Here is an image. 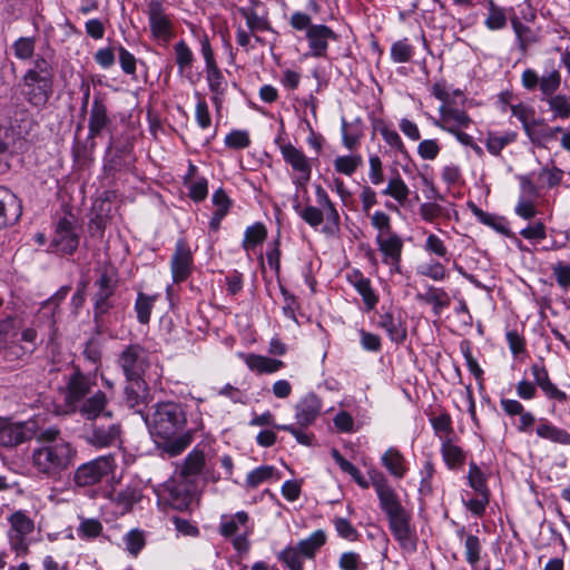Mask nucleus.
I'll use <instances>...</instances> for the list:
<instances>
[{
  "label": "nucleus",
  "mask_w": 570,
  "mask_h": 570,
  "mask_svg": "<svg viewBox=\"0 0 570 570\" xmlns=\"http://www.w3.org/2000/svg\"><path fill=\"white\" fill-rule=\"evenodd\" d=\"M96 385V373H83L78 366H75L66 377L63 389V401L67 409L88 421H94L100 415L110 417L111 412L106 411L108 404L106 393L98 390L89 395Z\"/></svg>",
  "instance_id": "20e7f679"
},
{
  "label": "nucleus",
  "mask_w": 570,
  "mask_h": 570,
  "mask_svg": "<svg viewBox=\"0 0 570 570\" xmlns=\"http://www.w3.org/2000/svg\"><path fill=\"white\" fill-rule=\"evenodd\" d=\"M218 532L228 539L238 554H246L250 549L249 537L254 532V524L250 522L246 511H238L234 514L220 517Z\"/></svg>",
  "instance_id": "0eeeda50"
},
{
  "label": "nucleus",
  "mask_w": 570,
  "mask_h": 570,
  "mask_svg": "<svg viewBox=\"0 0 570 570\" xmlns=\"http://www.w3.org/2000/svg\"><path fill=\"white\" fill-rule=\"evenodd\" d=\"M415 53L414 47L410 43L407 38H403L392 43L390 56L395 63L409 62Z\"/></svg>",
  "instance_id": "5fc2aeb1"
},
{
  "label": "nucleus",
  "mask_w": 570,
  "mask_h": 570,
  "mask_svg": "<svg viewBox=\"0 0 570 570\" xmlns=\"http://www.w3.org/2000/svg\"><path fill=\"white\" fill-rule=\"evenodd\" d=\"M206 456L204 450L199 445L195 446L183 462L177 466L176 474L180 479L193 480L197 478L204 470Z\"/></svg>",
  "instance_id": "c756f323"
},
{
  "label": "nucleus",
  "mask_w": 570,
  "mask_h": 570,
  "mask_svg": "<svg viewBox=\"0 0 570 570\" xmlns=\"http://www.w3.org/2000/svg\"><path fill=\"white\" fill-rule=\"evenodd\" d=\"M531 374L533 376V384L535 387L539 386L548 399L557 400L561 403L567 402V393L558 389V386L551 382L548 370L542 363L532 364Z\"/></svg>",
  "instance_id": "cd10ccee"
},
{
  "label": "nucleus",
  "mask_w": 570,
  "mask_h": 570,
  "mask_svg": "<svg viewBox=\"0 0 570 570\" xmlns=\"http://www.w3.org/2000/svg\"><path fill=\"white\" fill-rule=\"evenodd\" d=\"M456 537L463 541L465 561L471 566V568L478 567L482 551L480 538L474 534H468L464 527L456 530Z\"/></svg>",
  "instance_id": "f704fd0d"
},
{
  "label": "nucleus",
  "mask_w": 570,
  "mask_h": 570,
  "mask_svg": "<svg viewBox=\"0 0 570 570\" xmlns=\"http://www.w3.org/2000/svg\"><path fill=\"white\" fill-rule=\"evenodd\" d=\"M147 14L151 36L159 41H169L173 37V22L165 13L161 2L150 1Z\"/></svg>",
  "instance_id": "5701e85b"
},
{
  "label": "nucleus",
  "mask_w": 570,
  "mask_h": 570,
  "mask_svg": "<svg viewBox=\"0 0 570 570\" xmlns=\"http://www.w3.org/2000/svg\"><path fill=\"white\" fill-rule=\"evenodd\" d=\"M295 31H304L307 41V55L313 58H325L331 42L338 40V35L324 23H313L312 17L303 11H294L288 21Z\"/></svg>",
  "instance_id": "423d86ee"
},
{
  "label": "nucleus",
  "mask_w": 570,
  "mask_h": 570,
  "mask_svg": "<svg viewBox=\"0 0 570 570\" xmlns=\"http://www.w3.org/2000/svg\"><path fill=\"white\" fill-rule=\"evenodd\" d=\"M102 523L95 518H81L77 528V534L82 540H92L102 532Z\"/></svg>",
  "instance_id": "13d9d810"
},
{
  "label": "nucleus",
  "mask_w": 570,
  "mask_h": 570,
  "mask_svg": "<svg viewBox=\"0 0 570 570\" xmlns=\"http://www.w3.org/2000/svg\"><path fill=\"white\" fill-rule=\"evenodd\" d=\"M159 298V294L147 295L142 292L137 294L135 301V312L137 314V321L140 324H148L151 316V311L156 301Z\"/></svg>",
  "instance_id": "49530a36"
},
{
  "label": "nucleus",
  "mask_w": 570,
  "mask_h": 570,
  "mask_svg": "<svg viewBox=\"0 0 570 570\" xmlns=\"http://www.w3.org/2000/svg\"><path fill=\"white\" fill-rule=\"evenodd\" d=\"M517 137L518 134L514 131H507L503 135L490 132L485 140V147L491 155L498 156L505 146L515 141Z\"/></svg>",
  "instance_id": "864d4df0"
},
{
  "label": "nucleus",
  "mask_w": 570,
  "mask_h": 570,
  "mask_svg": "<svg viewBox=\"0 0 570 570\" xmlns=\"http://www.w3.org/2000/svg\"><path fill=\"white\" fill-rule=\"evenodd\" d=\"M428 119L434 127L449 134L460 129H466L472 124V119L464 110L448 105H441L439 107V118L429 116Z\"/></svg>",
  "instance_id": "6ab92c4d"
},
{
  "label": "nucleus",
  "mask_w": 570,
  "mask_h": 570,
  "mask_svg": "<svg viewBox=\"0 0 570 570\" xmlns=\"http://www.w3.org/2000/svg\"><path fill=\"white\" fill-rule=\"evenodd\" d=\"M37 445L31 450L29 463L41 478L57 480L71 468L77 458L76 446L61 438L56 426L41 430L36 435Z\"/></svg>",
  "instance_id": "f03ea898"
},
{
  "label": "nucleus",
  "mask_w": 570,
  "mask_h": 570,
  "mask_svg": "<svg viewBox=\"0 0 570 570\" xmlns=\"http://www.w3.org/2000/svg\"><path fill=\"white\" fill-rule=\"evenodd\" d=\"M422 247L426 254L431 256H436L438 258L444 261H449V249L444 240L441 239L438 235L433 233H428Z\"/></svg>",
  "instance_id": "4d7b16f0"
},
{
  "label": "nucleus",
  "mask_w": 570,
  "mask_h": 570,
  "mask_svg": "<svg viewBox=\"0 0 570 570\" xmlns=\"http://www.w3.org/2000/svg\"><path fill=\"white\" fill-rule=\"evenodd\" d=\"M95 287L97 291L92 295L94 322L97 327H102L105 315L115 307L114 295L117 287V278L112 273L104 269L95 281Z\"/></svg>",
  "instance_id": "1a4fd4ad"
},
{
  "label": "nucleus",
  "mask_w": 570,
  "mask_h": 570,
  "mask_svg": "<svg viewBox=\"0 0 570 570\" xmlns=\"http://www.w3.org/2000/svg\"><path fill=\"white\" fill-rule=\"evenodd\" d=\"M126 550L134 557H136L145 547V535L141 530L132 529L127 532L124 537Z\"/></svg>",
  "instance_id": "774afa93"
},
{
  "label": "nucleus",
  "mask_w": 570,
  "mask_h": 570,
  "mask_svg": "<svg viewBox=\"0 0 570 570\" xmlns=\"http://www.w3.org/2000/svg\"><path fill=\"white\" fill-rule=\"evenodd\" d=\"M370 476L379 498L380 508L387 518L389 529L394 540L403 551L407 553L415 552L417 534L415 527L411 523L412 513L402 505L396 491L381 472L372 471Z\"/></svg>",
  "instance_id": "7ed1b4c3"
},
{
  "label": "nucleus",
  "mask_w": 570,
  "mask_h": 570,
  "mask_svg": "<svg viewBox=\"0 0 570 570\" xmlns=\"http://www.w3.org/2000/svg\"><path fill=\"white\" fill-rule=\"evenodd\" d=\"M322 400L315 393H307L295 405V419L301 428L312 425L322 412Z\"/></svg>",
  "instance_id": "b1692460"
},
{
  "label": "nucleus",
  "mask_w": 570,
  "mask_h": 570,
  "mask_svg": "<svg viewBox=\"0 0 570 570\" xmlns=\"http://www.w3.org/2000/svg\"><path fill=\"white\" fill-rule=\"evenodd\" d=\"M455 440H445L440 445L442 460L446 468L452 471L462 469L466 460V452L456 444Z\"/></svg>",
  "instance_id": "473e14b6"
},
{
  "label": "nucleus",
  "mask_w": 570,
  "mask_h": 570,
  "mask_svg": "<svg viewBox=\"0 0 570 570\" xmlns=\"http://www.w3.org/2000/svg\"><path fill=\"white\" fill-rule=\"evenodd\" d=\"M303 554L296 547H286L278 554V559L289 570H303Z\"/></svg>",
  "instance_id": "338daca9"
},
{
  "label": "nucleus",
  "mask_w": 570,
  "mask_h": 570,
  "mask_svg": "<svg viewBox=\"0 0 570 570\" xmlns=\"http://www.w3.org/2000/svg\"><path fill=\"white\" fill-rule=\"evenodd\" d=\"M380 135L382 136L384 142L389 146L390 151L394 156H402L403 158H410V154L405 147V144L403 142L401 136L399 132L386 126L383 125L379 128Z\"/></svg>",
  "instance_id": "a19ab883"
},
{
  "label": "nucleus",
  "mask_w": 570,
  "mask_h": 570,
  "mask_svg": "<svg viewBox=\"0 0 570 570\" xmlns=\"http://www.w3.org/2000/svg\"><path fill=\"white\" fill-rule=\"evenodd\" d=\"M538 438L560 445H570V432L561 429L544 417L538 420L535 428Z\"/></svg>",
  "instance_id": "72a5a7b5"
},
{
  "label": "nucleus",
  "mask_w": 570,
  "mask_h": 570,
  "mask_svg": "<svg viewBox=\"0 0 570 570\" xmlns=\"http://www.w3.org/2000/svg\"><path fill=\"white\" fill-rule=\"evenodd\" d=\"M410 194V187L397 170L394 171V175L389 178L386 186L381 190L382 196L391 197L396 203V205L389 202L385 203V207L390 210H397V206H404L409 200Z\"/></svg>",
  "instance_id": "bb28decb"
},
{
  "label": "nucleus",
  "mask_w": 570,
  "mask_h": 570,
  "mask_svg": "<svg viewBox=\"0 0 570 570\" xmlns=\"http://www.w3.org/2000/svg\"><path fill=\"white\" fill-rule=\"evenodd\" d=\"M430 423L440 443H443L445 440L456 439L452 417L448 412H442L436 416L430 417Z\"/></svg>",
  "instance_id": "58836bf2"
},
{
  "label": "nucleus",
  "mask_w": 570,
  "mask_h": 570,
  "mask_svg": "<svg viewBox=\"0 0 570 570\" xmlns=\"http://www.w3.org/2000/svg\"><path fill=\"white\" fill-rule=\"evenodd\" d=\"M381 462L391 475L403 479L407 472L404 455L395 448H389L382 455Z\"/></svg>",
  "instance_id": "c9c22d12"
},
{
  "label": "nucleus",
  "mask_w": 570,
  "mask_h": 570,
  "mask_svg": "<svg viewBox=\"0 0 570 570\" xmlns=\"http://www.w3.org/2000/svg\"><path fill=\"white\" fill-rule=\"evenodd\" d=\"M510 111L522 125L524 134H527L533 125H540L541 118H535V110L533 107L519 102L510 106Z\"/></svg>",
  "instance_id": "37998d69"
},
{
  "label": "nucleus",
  "mask_w": 570,
  "mask_h": 570,
  "mask_svg": "<svg viewBox=\"0 0 570 570\" xmlns=\"http://www.w3.org/2000/svg\"><path fill=\"white\" fill-rule=\"evenodd\" d=\"M323 210V219L326 220L323 232L326 234H334L340 229L341 216L333 202L328 203L324 207H320Z\"/></svg>",
  "instance_id": "e2e57ef3"
},
{
  "label": "nucleus",
  "mask_w": 570,
  "mask_h": 570,
  "mask_svg": "<svg viewBox=\"0 0 570 570\" xmlns=\"http://www.w3.org/2000/svg\"><path fill=\"white\" fill-rule=\"evenodd\" d=\"M51 245L57 252L66 255H71L77 250L79 234L70 218L62 217L57 222Z\"/></svg>",
  "instance_id": "aec40b11"
},
{
  "label": "nucleus",
  "mask_w": 570,
  "mask_h": 570,
  "mask_svg": "<svg viewBox=\"0 0 570 570\" xmlns=\"http://www.w3.org/2000/svg\"><path fill=\"white\" fill-rule=\"evenodd\" d=\"M33 354L19 338L10 340L2 346V356L8 362H24Z\"/></svg>",
  "instance_id": "79ce46f5"
},
{
  "label": "nucleus",
  "mask_w": 570,
  "mask_h": 570,
  "mask_svg": "<svg viewBox=\"0 0 570 570\" xmlns=\"http://www.w3.org/2000/svg\"><path fill=\"white\" fill-rule=\"evenodd\" d=\"M484 24L492 31L501 30L507 26V17L503 9L497 7L492 0L489 1V13Z\"/></svg>",
  "instance_id": "680f3d73"
},
{
  "label": "nucleus",
  "mask_w": 570,
  "mask_h": 570,
  "mask_svg": "<svg viewBox=\"0 0 570 570\" xmlns=\"http://www.w3.org/2000/svg\"><path fill=\"white\" fill-rule=\"evenodd\" d=\"M371 226L377 230L376 236H389L396 232L392 228L391 217L383 210H376L370 216Z\"/></svg>",
  "instance_id": "052dcab7"
},
{
  "label": "nucleus",
  "mask_w": 570,
  "mask_h": 570,
  "mask_svg": "<svg viewBox=\"0 0 570 570\" xmlns=\"http://www.w3.org/2000/svg\"><path fill=\"white\" fill-rule=\"evenodd\" d=\"M521 85L528 91L539 89L541 99L557 94L561 86V73L558 69L546 70L541 76L531 68L521 73Z\"/></svg>",
  "instance_id": "2eb2a0df"
},
{
  "label": "nucleus",
  "mask_w": 570,
  "mask_h": 570,
  "mask_svg": "<svg viewBox=\"0 0 570 570\" xmlns=\"http://www.w3.org/2000/svg\"><path fill=\"white\" fill-rule=\"evenodd\" d=\"M142 498L141 489L136 484H128L125 488L112 491L109 494L110 502L115 505L117 513L125 514L131 511L134 505Z\"/></svg>",
  "instance_id": "7c9ffc66"
},
{
  "label": "nucleus",
  "mask_w": 570,
  "mask_h": 570,
  "mask_svg": "<svg viewBox=\"0 0 570 570\" xmlns=\"http://www.w3.org/2000/svg\"><path fill=\"white\" fill-rule=\"evenodd\" d=\"M274 478L278 479L277 470L273 465H261L247 473L245 487L247 489H256L264 482Z\"/></svg>",
  "instance_id": "de8ad7c7"
},
{
  "label": "nucleus",
  "mask_w": 570,
  "mask_h": 570,
  "mask_svg": "<svg viewBox=\"0 0 570 570\" xmlns=\"http://www.w3.org/2000/svg\"><path fill=\"white\" fill-rule=\"evenodd\" d=\"M121 433V425L118 423L94 425L86 436V441L96 449L110 448L120 443Z\"/></svg>",
  "instance_id": "393cba45"
},
{
  "label": "nucleus",
  "mask_w": 570,
  "mask_h": 570,
  "mask_svg": "<svg viewBox=\"0 0 570 570\" xmlns=\"http://www.w3.org/2000/svg\"><path fill=\"white\" fill-rule=\"evenodd\" d=\"M267 236V229L263 223H255L245 229L242 242L243 249L249 254L255 247L262 244Z\"/></svg>",
  "instance_id": "a18cd8bd"
},
{
  "label": "nucleus",
  "mask_w": 570,
  "mask_h": 570,
  "mask_svg": "<svg viewBox=\"0 0 570 570\" xmlns=\"http://www.w3.org/2000/svg\"><path fill=\"white\" fill-rule=\"evenodd\" d=\"M206 80L212 94L225 95L227 90V80L217 65L205 68Z\"/></svg>",
  "instance_id": "6e6d98bb"
},
{
  "label": "nucleus",
  "mask_w": 570,
  "mask_h": 570,
  "mask_svg": "<svg viewBox=\"0 0 570 570\" xmlns=\"http://www.w3.org/2000/svg\"><path fill=\"white\" fill-rule=\"evenodd\" d=\"M475 213L483 217L482 222L484 224L493 227L501 235L510 238L520 250H524L521 239L511 230L508 222L504 218L485 215L480 209H476Z\"/></svg>",
  "instance_id": "c03bdc74"
},
{
  "label": "nucleus",
  "mask_w": 570,
  "mask_h": 570,
  "mask_svg": "<svg viewBox=\"0 0 570 570\" xmlns=\"http://www.w3.org/2000/svg\"><path fill=\"white\" fill-rule=\"evenodd\" d=\"M416 274L434 282H443L449 276L444 264L433 259L417 265Z\"/></svg>",
  "instance_id": "3c124183"
},
{
  "label": "nucleus",
  "mask_w": 570,
  "mask_h": 570,
  "mask_svg": "<svg viewBox=\"0 0 570 570\" xmlns=\"http://www.w3.org/2000/svg\"><path fill=\"white\" fill-rule=\"evenodd\" d=\"M36 41L32 37H20L12 43L14 57L19 60H28L35 53Z\"/></svg>",
  "instance_id": "69168bd1"
},
{
  "label": "nucleus",
  "mask_w": 570,
  "mask_h": 570,
  "mask_svg": "<svg viewBox=\"0 0 570 570\" xmlns=\"http://www.w3.org/2000/svg\"><path fill=\"white\" fill-rule=\"evenodd\" d=\"M363 165V157L360 154H351L338 156L334 160V169L336 173L352 176Z\"/></svg>",
  "instance_id": "603ef678"
},
{
  "label": "nucleus",
  "mask_w": 570,
  "mask_h": 570,
  "mask_svg": "<svg viewBox=\"0 0 570 570\" xmlns=\"http://www.w3.org/2000/svg\"><path fill=\"white\" fill-rule=\"evenodd\" d=\"M530 142L539 148H548L550 142L557 140L553 136L551 126H549L544 119L541 118L540 125H533V127L525 134Z\"/></svg>",
  "instance_id": "ea45409f"
},
{
  "label": "nucleus",
  "mask_w": 570,
  "mask_h": 570,
  "mask_svg": "<svg viewBox=\"0 0 570 570\" xmlns=\"http://www.w3.org/2000/svg\"><path fill=\"white\" fill-rule=\"evenodd\" d=\"M174 51L178 72H189L195 61L194 53L189 46L184 40H179L175 43Z\"/></svg>",
  "instance_id": "8fccbe9b"
},
{
  "label": "nucleus",
  "mask_w": 570,
  "mask_h": 570,
  "mask_svg": "<svg viewBox=\"0 0 570 570\" xmlns=\"http://www.w3.org/2000/svg\"><path fill=\"white\" fill-rule=\"evenodd\" d=\"M297 215L311 227L317 228L324 222L323 210L316 206L302 207L298 203L293 206Z\"/></svg>",
  "instance_id": "bf43d9fd"
},
{
  "label": "nucleus",
  "mask_w": 570,
  "mask_h": 570,
  "mask_svg": "<svg viewBox=\"0 0 570 570\" xmlns=\"http://www.w3.org/2000/svg\"><path fill=\"white\" fill-rule=\"evenodd\" d=\"M237 11L245 19L247 29L253 36L264 31H273L267 9L262 1L249 0L247 6L239 7Z\"/></svg>",
  "instance_id": "4be33fe9"
},
{
  "label": "nucleus",
  "mask_w": 570,
  "mask_h": 570,
  "mask_svg": "<svg viewBox=\"0 0 570 570\" xmlns=\"http://www.w3.org/2000/svg\"><path fill=\"white\" fill-rule=\"evenodd\" d=\"M125 402L130 409L141 412L148 403V385L144 379L127 380Z\"/></svg>",
  "instance_id": "2f4dec72"
},
{
  "label": "nucleus",
  "mask_w": 570,
  "mask_h": 570,
  "mask_svg": "<svg viewBox=\"0 0 570 570\" xmlns=\"http://www.w3.org/2000/svg\"><path fill=\"white\" fill-rule=\"evenodd\" d=\"M126 380L144 379L150 365V353L139 344L126 346L117 361Z\"/></svg>",
  "instance_id": "f8f14e48"
},
{
  "label": "nucleus",
  "mask_w": 570,
  "mask_h": 570,
  "mask_svg": "<svg viewBox=\"0 0 570 570\" xmlns=\"http://www.w3.org/2000/svg\"><path fill=\"white\" fill-rule=\"evenodd\" d=\"M326 542V534L323 530L314 531L308 538L301 540L296 548L305 558H314L317 550Z\"/></svg>",
  "instance_id": "09e8293b"
},
{
  "label": "nucleus",
  "mask_w": 570,
  "mask_h": 570,
  "mask_svg": "<svg viewBox=\"0 0 570 570\" xmlns=\"http://www.w3.org/2000/svg\"><path fill=\"white\" fill-rule=\"evenodd\" d=\"M116 461L112 454L100 455L80 464L73 472L72 482L77 488H87L100 483L114 473Z\"/></svg>",
  "instance_id": "6e6552de"
},
{
  "label": "nucleus",
  "mask_w": 570,
  "mask_h": 570,
  "mask_svg": "<svg viewBox=\"0 0 570 570\" xmlns=\"http://www.w3.org/2000/svg\"><path fill=\"white\" fill-rule=\"evenodd\" d=\"M376 315V326L386 333L391 342L402 345L407 338V326L401 312L393 306H381Z\"/></svg>",
  "instance_id": "dca6fc26"
},
{
  "label": "nucleus",
  "mask_w": 570,
  "mask_h": 570,
  "mask_svg": "<svg viewBox=\"0 0 570 570\" xmlns=\"http://www.w3.org/2000/svg\"><path fill=\"white\" fill-rule=\"evenodd\" d=\"M186 425L187 416L180 403L167 401L155 405L150 426L161 456H177L190 445L193 434Z\"/></svg>",
  "instance_id": "f257e3e1"
},
{
  "label": "nucleus",
  "mask_w": 570,
  "mask_h": 570,
  "mask_svg": "<svg viewBox=\"0 0 570 570\" xmlns=\"http://www.w3.org/2000/svg\"><path fill=\"white\" fill-rule=\"evenodd\" d=\"M249 371L257 375L274 374L285 366V363L277 358L255 353H238Z\"/></svg>",
  "instance_id": "c85d7f7f"
},
{
  "label": "nucleus",
  "mask_w": 570,
  "mask_h": 570,
  "mask_svg": "<svg viewBox=\"0 0 570 570\" xmlns=\"http://www.w3.org/2000/svg\"><path fill=\"white\" fill-rule=\"evenodd\" d=\"M194 267L193 253L188 243L179 238L175 244V252L170 261V271L174 283L185 282Z\"/></svg>",
  "instance_id": "412c9836"
},
{
  "label": "nucleus",
  "mask_w": 570,
  "mask_h": 570,
  "mask_svg": "<svg viewBox=\"0 0 570 570\" xmlns=\"http://www.w3.org/2000/svg\"><path fill=\"white\" fill-rule=\"evenodd\" d=\"M10 528L8 530V539L11 549L17 556H26L29 550L30 539L29 535L35 530V523L29 515L19 510L13 512L8 518Z\"/></svg>",
  "instance_id": "ddd939ff"
},
{
  "label": "nucleus",
  "mask_w": 570,
  "mask_h": 570,
  "mask_svg": "<svg viewBox=\"0 0 570 570\" xmlns=\"http://www.w3.org/2000/svg\"><path fill=\"white\" fill-rule=\"evenodd\" d=\"M468 483L480 494L489 492L485 475L475 462H470L469 464Z\"/></svg>",
  "instance_id": "0e129e2a"
},
{
  "label": "nucleus",
  "mask_w": 570,
  "mask_h": 570,
  "mask_svg": "<svg viewBox=\"0 0 570 570\" xmlns=\"http://www.w3.org/2000/svg\"><path fill=\"white\" fill-rule=\"evenodd\" d=\"M345 279L362 297L364 311H374L380 302V294L373 287L372 281L358 268L348 269L345 273Z\"/></svg>",
  "instance_id": "a211bd4d"
},
{
  "label": "nucleus",
  "mask_w": 570,
  "mask_h": 570,
  "mask_svg": "<svg viewBox=\"0 0 570 570\" xmlns=\"http://www.w3.org/2000/svg\"><path fill=\"white\" fill-rule=\"evenodd\" d=\"M420 298L426 304L432 305L434 315H440L441 312L450 306L451 298L442 287L429 286Z\"/></svg>",
  "instance_id": "4c0bfd02"
},
{
  "label": "nucleus",
  "mask_w": 570,
  "mask_h": 570,
  "mask_svg": "<svg viewBox=\"0 0 570 570\" xmlns=\"http://www.w3.org/2000/svg\"><path fill=\"white\" fill-rule=\"evenodd\" d=\"M55 67L38 56L21 78V95L35 108H43L53 94Z\"/></svg>",
  "instance_id": "39448f33"
},
{
  "label": "nucleus",
  "mask_w": 570,
  "mask_h": 570,
  "mask_svg": "<svg viewBox=\"0 0 570 570\" xmlns=\"http://www.w3.org/2000/svg\"><path fill=\"white\" fill-rule=\"evenodd\" d=\"M33 422H11L0 420V445L4 448L18 446L35 436Z\"/></svg>",
  "instance_id": "f3484780"
},
{
  "label": "nucleus",
  "mask_w": 570,
  "mask_h": 570,
  "mask_svg": "<svg viewBox=\"0 0 570 570\" xmlns=\"http://www.w3.org/2000/svg\"><path fill=\"white\" fill-rule=\"evenodd\" d=\"M541 101L547 102L551 112V120H567L570 118V96L563 94H554Z\"/></svg>",
  "instance_id": "e433bc0d"
},
{
  "label": "nucleus",
  "mask_w": 570,
  "mask_h": 570,
  "mask_svg": "<svg viewBox=\"0 0 570 570\" xmlns=\"http://www.w3.org/2000/svg\"><path fill=\"white\" fill-rule=\"evenodd\" d=\"M111 125L112 120L108 115L107 106L101 99L95 98L89 112L88 138L101 136L104 131L110 129Z\"/></svg>",
  "instance_id": "a878e982"
},
{
  "label": "nucleus",
  "mask_w": 570,
  "mask_h": 570,
  "mask_svg": "<svg viewBox=\"0 0 570 570\" xmlns=\"http://www.w3.org/2000/svg\"><path fill=\"white\" fill-rule=\"evenodd\" d=\"M281 155L284 161L293 170L292 183L297 190H306L307 184L312 178V163L304 151L295 147L292 142L281 147Z\"/></svg>",
  "instance_id": "9d476101"
},
{
  "label": "nucleus",
  "mask_w": 570,
  "mask_h": 570,
  "mask_svg": "<svg viewBox=\"0 0 570 570\" xmlns=\"http://www.w3.org/2000/svg\"><path fill=\"white\" fill-rule=\"evenodd\" d=\"M375 245L381 263L389 268L390 276L403 274L402 256L404 240L397 233L389 236H375Z\"/></svg>",
  "instance_id": "4468645a"
},
{
  "label": "nucleus",
  "mask_w": 570,
  "mask_h": 570,
  "mask_svg": "<svg viewBox=\"0 0 570 570\" xmlns=\"http://www.w3.org/2000/svg\"><path fill=\"white\" fill-rule=\"evenodd\" d=\"M159 502L170 507L174 510L184 511L191 503L193 495L187 480L175 475L159 484L157 490Z\"/></svg>",
  "instance_id": "9b49d317"
}]
</instances>
